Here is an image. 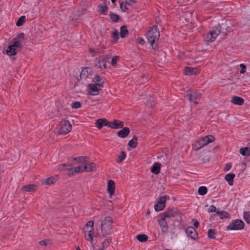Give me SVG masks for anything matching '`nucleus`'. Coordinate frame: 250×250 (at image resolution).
Wrapping results in <instances>:
<instances>
[{
  "mask_svg": "<svg viewBox=\"0 0 250 250\" xmlns=\"http://www.w3.org/2000/svg\"><path fill=\"white\" fill-rule=\"evenodd\" d=\"M89 52L92 54V57H94L95 56H96L95 51L94 49L90 48Z\"/></svg>",
  "mask_w": 250,
  "mask_h": 250,
  "instance_id": "61",
  "label": "nucleus"
},
{
  "mask_svg": "<svg viewBox=\"0 0 250 250\" xmlns=\"http://www.w3.org/2000/svg\"><path fill=\"white\" fill-rule=\"evenodd\" d=\"M214 141V138L213 136H212V135L206 136L202 138L201 139L197 141L196 143L195 144V146H197V145H198V146H199L197 148H196L195 150H198L202 147L208 145V144H209L210 143L213 142Z\"/></svg>",
  "mask_w": 250,
  "mask_h": 250,
  "instance_id": "5",
  "label": "nucleus"
},
{
  "mask_svg": "<svg viewBox=\"0 0 250 250\" xmlns=\"http://www.w3.org/2000/svg\"><path fill=\"white\" fill-rule=\"evenodd\" d=\"M126 157V154L125 152L122 151L120 155L118 156V159L117 161L118 163H121Z\"/></svg>",
  "mask_w": 250,
  "mask_h": 250,
  "instance_id": "42",
  "label": "nucleus"
},
{
  "mask_svg": "<svg viewBox=\"0 0 250 250\" xmlns=\"http://www.w3.org/2000/svg\"><path fill=\"white\" fill-rule=\"evenodd\" d=\"M244 219L245 221L249 223L250 222V212H244Z\"/></svg>",
  "mask_w": 250,
  "mask_h": 250,
  "instance_id": "46",
  "label": "nucleus"
},
{
  "mask_svg": "<svg viewBox=\"0 0 250 250\" xmlns=\"http://www.w3.org/2000/svg\"><path fill=\"white\" fill-rule=\"evenodd\" d=\"M186 96L188 98V100L190 102L193 103L195 104H197L199 103L201 95L200 93L196 92H194L193 93L188 92L186 94Z\"/></svg>",
  "mask_w": 250,
  "mask_h": 250,
  "instance_id": "7",
  "label": "nucleus"
},
{
  "mask_svg": "<svg viewBox=\"0 0 250 250\" xmlns=\"http://www.w3.org/2000/svg\"><path fill=\"white\" fill-rule=\"evenodd\" d=\"M161 168V164L155 163L151 168V172L155 174H157L160 172Z\"/></svg>",
  "mask_w": 250,
  "mask_h": 250,
  "instance_id": "23",
  "label": "nucleus"
},
{
  "mask_svg": "<svg viewBox=\"0 0 250 250\" xmlns=\"http://www.w3.org/2000/svg\"><path fill=\"white\" fill-rule=\"evenodd\" d=\"M235 175L234 173H229L227 174L225 177V179L228 182L230 186H232L233 184V179Z\"/></svg>",
  "mask_w": 250,
  "mask_h": 250,
  "instance_id": "25",
  "label": "nucleus"
},
{
  "mask_svg": "<svg viewBox=\"0 0 250 250\" xmlns=\"http://www.w3.org/2000/svg\"><path fill=\"white\" fill-rule=\"evenodd\" d=\"M16 50L17 49L15 47L12 46V45L9 44L6 50V52L9 56H13L16 54Z\"/></svg>",
  "mask_w": 250,
  "mask_h": 250,
  "instance_id": "29",
  "label": "nucleus"
},
{
  "mask_svg": "<svg viewBox=\"0 0 250 250\" xmlns=\"http://www.w3.org/2000/svg\"><path fill=\"white\" fill-rule=\"evenodd\" d=\"M73 160L78 161L80 163H82V166H83L84 165V163H85V162L87 161V160H88V157L86 156H80L78 157H75L73 158Z\"/></svg>",
  "mask_w": 250,
  "mask_h": 250,
  "instance_id": "37",
  "label": "nucleus"
},
{
  "mask_svg": "<svg viewBox=\"0 0 250 250\" xmlns=\"http://www.w3.org/2000/svg\"><path fill=\"white\" fill-rule=\"evenodd\" d=\"M215 230L213 229H209L208 230V237L210 239H215Z\"/></svg>",
  "mask_w": 250,
  "mask_h": 250,
  "instance_id": "41",
  "label": "nucleus"
},
{
  "mask_svg": "<svg viewBox=\"0 0 250 250\" xmlns=\"http://www.w3.org/2000/svg\"><path fill=\"white\" fill-rule=\"evenodd\" d=\"M240 67L241 68L240 73L241 74H243L246 72V66L243 63L240 64Z\"/></svg>",
  "mask_w": 250,
  "mask_h": 250,
  "instance_id": "53",
  "label": "nucleus"
},
{
  "mask_svg": "<svg viewBox=\"0 0 250 250\" xmlns=\"http://www.w3.org/2000/svg\"><path fill=\"white\" fill-rule=\"evenodd\" d=\"M111 37L116 41L118 40L119 39V32L117 29H115L114 31L112 32Z\"/></svg>",
  "mask_w": 250,
  "mask_h": 250,
  "instance_id": "43",
  "label": "nucleus"
},
{
  "mask_svg": "<svg viewBox=\"0 0 250 250\" xmlns=\"http://www.w3.org/2000/svg\"><path fill=\"white\" fill-rule=\"evenodd\" d=\"M192 220L193 222V225H194V227L196 228H198V227L199 226V222L198 221V220L197 219H193Z\"/></svg>",
  "mask_w": 250,
  "mask_h": 250,
  "instance_id": "55",
  "label": "nucleus"
},
{
  "mask_svg": "<svg viewBox=\"0 0 250 250\" xmlns=\"http://www.w3.org/2000/svg\"><path fill=\"white\" fill-rule=\"evenodd\" d=\"M159 36L160 33L156 26H154L151 30L146 33L147 42L153 49L156 48Z\"/></svg>",
  "mask_w": 250,
  "mask_h": 250,
  "instance_id": "2",
  "label": "nucleus"
},
{
  "mask_svg": "<svg viewBox=\"0 0 250 250\" xmlns=\"http://www.w3.org/2000/svg\"><path fill=\"white\" fill-rule=\"evenodd\" d=\"M239 152L243 156L249 157L250 156V147H245L241 148L239 150Z\"/></svg>",
  "mask_w": 250,
  "mask_h": 250,
  "instance_id": "26",
  "label": "nucleus"
},
{
  "mask_svg": "<svg viewBox=\"0 0 250 250\" xmlns=\"http://www.w3.org/2000/svg\"><path fill=\"white\" fill-rule=\"evenodd\" d=\"M125 1L127 4L130 6H133L136 3V0H125Z\"/></svg>",
  "mask_w": 250,
  "mask_h": 250,
  "instance_id": "52",
  "label": "nucleus"
},
{
  "mask_svg": "<svg viewBox=\"0 0 250 250\" xmlns=\"http://www.w3.org/2000/svg\"><path fill=\"white\" fill-rule=\"evenodd\" d=\"M186 232L188 236L194 240H196L198 238L197 232L196 229L193 227H188L186 229Z\"/></svg>",
  "mask_w": 250,
  "mask_h": 250,
  "instance_id": "13",
  "label": "nucleus"
},
{
  "mask_svg": "<svg viewBox=\"0 0 250 250\" xmlns=\"http://www.w3.org/2000/svg\"><path fill=\"white\" fill-rule=\"evenodd\" d=\"M136 239L141 242H146L148 239V237L145 234H138L136 236Z\"/></svg>",
  "mask_w": 250,
  "mask_h": 250,
  "instance_id": "35",
  "label": "nucleus"
},
{
  "mask_svg": "<svg viewBox=\"0 0 250 250\" xmlns=\"http://www.w3.org/2000/svg\"><path fill=\"white\" fill-rule=\"evenodd\" d=\"M109 16L113 22H117L120 19V16L112 12H110Z\"/></svg>",
  "mask_w": 250,
  "mask_h": 250,
  "instance_id": "34",
  "label": "nucleus"
},
{
  "mask_svg": "<svg viewBox=\"0 0 250 250\" xmlns=\"http://www.w3.org/2000/svg\"><path fill=\"white\" fill-rule=\"evenodd\" d=\"M137 41H138V42L141 44V45H143L145 44V41H144V40L142 38H139L137 39Z\"/></svg>",
  "mask_w": 250,
  "mask_h": 250,
  "instance_id": "57",
  "label": "nucleus"
},
{
  "mask_svg": "<svg viewBox=\"0 0 250 250\" xmlns=\"http://www.w3.org/2000/svg\"><path fill=\"white\" fill-rule=\"evenodd\" d=\"M120 8L122 9V10L124 12L126 11L128 9L127 7L126 6V4L124 2L121 3Z\"/></svg>",
  "mask_w": 250,
  "mask_h": 250,
  "instance_id": "50",
  "label": "nucleus"
},
{
  "mask_svg": "<svg viewBox=\"0 0 250 250\" xmlns=\"http://www.w3.org/2000/svg\"><path fill=\"white\" fill-rule=\"evenodd\" d=\"M137 138L134 136L133 138L129 142L128 145L132 148H135L137 146Z\"/></svg>",
  "mask_w": 250,
  "mask_h": 250,
  "instance_id": "36",
  "label": "nucleus"
},
{
  "mask_svg": "<svg viewBox=\"0 0 250 250\" xmlns=\"http://www.w3.org/2000/svg\"><path fill=\"white\" fill-rule=\"evenodd\" d=\"M147 78L145 75H143L139 79V82L140 83V84H142L143 83H145L146 81H147Z\"/></svg>",
  "mask_w": 250,
  "mask_h": 250,
  "instance_id": "48",
  "label": "nucleus"
},
{
  "mask_svg": "<svg viewBox=\"0 0 250 250\" xmlns=\"http://www.w3.org/2000/svg\"><path fill=\"white\" fill-rule=\"evenodd\" d=\"M115 190V183L112 180H109L107 182V191L109 193L110 196H111L114 194Z\"/></svg>",
  "mask_w": 250,
  "mask_h": 250,
  "instance_id": "18",
  "label": "nucleus"
},
{
  "mask_svg": "<svg viewBox=\"0 0 250 250\" xmlns=\"http://www.w3.org/2000/svg\"><path fill=\"white\" fill-rule=\"evenodd\" d=\"M96 164L94 163L89 162L87 160L83 166L82 172H92L96 170Z\"/></svg>",
  "mask_w": 250,
  "mask_h": 250,
  "instance_id": "10",
  "label": "nucleus"
},
{
  "mask_svg": "<svg viewBox=\"0 0 250 250\" xmlns=\"http://www.w3.org/2000/svg\"><path fill=\"white\" fill-rule=\"evenodd\" d=\"M216 211H217L216 208L213 205L210 206L209 207V208L208 209V212L209 213L215 212H216Z\"/></svg>",
  "mask_w": 250,
  "mask_h": 250,
  "instance_id": "51",
  "label": "nucleus"
},
{
  "mask_svg": "<svg viewBox=\"0 0 250 250\" xmlns=\"http://www.w3.org/2000/svg\"><path fill=\"white\" fill-rule=\"evenodd\" d=\"M129 132L130 130L129 128L125 127L117 132V135L121 138H125L129 134Z\"/></svg>",
  "mask_w": 250,
  "mask_h": 250,
  "instance_id": "19",
  "label": "nucleus"
},
{
  "mask_svg": "<svg viewBox=\"0 0 250 250\" xmlns=\"http://www.w3.org/2000/svg\"><path fill=\"white\" fill-rule=\"evenodd\" d=\"M244 228V222L239 219H236L231 222L228 227V230H240Z\"/></svg>",
  "mask_w": 250,
  "mask_h": 250,
  "instance_id": "6",
  "label": "nucleus"
},
{
  "mask_svg": "<svg viewBox=\"0 0 250 250\" xmlns=\"http://www.w3.org/2000/svg\"><path fill=\"white\" fill-rule=\"evenodd\" d=\"M128 34V31L125 25H123L120 27V35L121 38H123Z\"/></svg>",
  "mask_w": 250,
  "mask_h": 250,
  "instance_id": "28",
  "label": "nucleus"
},
{
  "mask_svg": "<svg viewBox=\"0 0 250 250\" xmlns=\"http://www.w3.org/2000/svg\"><path fill=\"white\" fill-rule=\"evenodd\" d=\"M214 216L217 215L219 217L220 219L228 218L229 217V213L224 210H217L216 214L213 215Z\"/></svg>",
  "mask_w": 250,
  "mask_h": 250,
  "instance_id": "22",
  "label": "nucleus"
},
{
  "mask_svg": "<svg viewBox=\"0 0 250 250\" xmlns=\"http://www.w3.org/2000/svg\"><path fill=\"white\" fill-rule=\"evenodd\" d=\"M22 189L25 191L30 192L36 190V186L35 185H28L22 188Z\"/></svg>",
  "mask_w": 250,
  "mask_h": 250,
  "instance_id": "31",
  "label": "nucleus"
},
{
  "mask_svg": "<svg viewBox=\"0 0 250 250\" xmlns=\"http://www.w3.org/2000/svg\"><path fill=\"white\" fill-rule=\"evenodd\" d=\"M83 166H79L73 168L74 172L75 173H78L79 172H82Z\"/></svg>",
  "mask_w": 250,
  "mask_h": 250,
  "instance_id": "47",
  "label": "nucleus"
},
{
  "mask_svg": "<svg viewBox=\"0 0 250 250\" xmlns=\"http://www.w3.org/2000/svg\"><path fill=\"white\" fill-rule=\"evenodd\" d=\"M220 34L224 38L227 35V33L225 31H222V27L220 24H218L216 26L213 27V28L206 35L204 38L205 42H213L217 37Z\"/></svg>",
  "mask_w": 250,
  "mask_h": 250,
  "instance_id": "1",
  "label": "nucleus"
},
{
  "mask_svg": "<svg viewBox=\"0 0 250 250\" xmlns=\"http://www.w3.org/2000/svg\"><path fill=\"white\" fill-rule=\"evenodd\" d=\"M88 238L86 239L90 241L91 243L92 244L93 240V235L92 234H88Z\"/></svg>",
  "mask_w": 250,
  "mask_h": 250,
  "instance_id": "56",
  "label": "nucleus"
},
{
  "mask_svg": "<svg viewBox=\"0 0 250 250\" xmlns=\"http://www.w3.org/2000/svg\"><path fill=\"white\" fill-rule=\"evenodd\" d=\"M58 168L60 170H68L67 173L69 176L73 175L75 174L73 168L71 167V165L62 164L59 166Z\"/></svg>",
  "mask_w": 250,
  "mask_h": 250,
  "instance_id": "15",
  "label": "nucleus"
},
{
  "mask_svg": "<svg viewBox=\"0 0 250 250\" xmlns=\"http://www.w3.org/2000/svg\"><path fill=\"white\" fill-rule=\"evenodd\" d=\"M39 244L42 246H45L47 245V243L45 240H41L40 241Z\"/></svg>",
  "mask_w": 250,
  "mask_h": 250,
  "instance_id": "63",
  "label": "nucleus"
},
{
  "mask_svg": "<svg viewBox=\"0 0 250 250\" xmlns=\"http://www.w3.org/2000/svg\"><path fill=\"white\" fill-rule=\"evenodd\" d=\"M112 123H113V122H108L106 119V123H105L104 124V126H107L109 127H110L112 128Z\"/></svg>",
  "mask_w": 250,
  "mask_h": 250,
  "instance_id": "54",
  "label": "nucleus"
},
{
  "mask_svg": "<svg viewBox=\"0 0 250 250\" xmlns=\"http://www.w3.org/2000/svg\"><path fill=\"white\" fill-rule=\"evenodd\" d=\"M113 219L110 216H106L102 221L101 229L103 236L104 237L111 233L113 226Z\"/></svg>",
  "mask_w": 250,
  "mask_h": 250,
  "instance_id": "3",
  "label": "nucleus"
},
{
  "mask_svg": "<svg viewBox=\"0 0 250 250\" xmlns=\"http://www.w3.org/2000/svg\"><path fill=\"white\" fill-rule=\"evenodd\" d=\"M106 123L105 119H99L96 121L95 124L98 129H101Z\"/></svg>",
  "mask_w": 250,
  "mask_h": 250,
  "instance_id": "30",
  "label": "nucleus"
},
{
  "mask_svg": "<svg viewBox=\"0 0 250 250\" xmlns=\"http://www.w3.org/2000/svg\"><path fill=\"white\" fill-rule=\"evenodd\" d=\"M98 12L104 15H106L108 7L105 1L103 2L102 4L98 5Z\"/></svg>",
  "mask_w": 250,
  "mask_h": 250,
  "instance_id": "17",
  "label": "nucleus"
},
{
  "mask_svg": "<svg viewBox=\"0 0 250 250\" xmlns=\"http://www.w3.org/2000/svg\"><path fill=\"white\" fill-rule=\"evenodd\" d=\"M208 191V189L207 187L205 186L200 187L198 190V193L200 195H205Z\"/></svg>",
  "mask_w": 250,
  "mask_h": 250,
  "instance_id": "38",
  "label": "nucleus"
},
{
  "mask_svg": "<svg viewBox=\"0 0 250 250\" xmlns=\"http://www.w3.org/2000/svg\"><path fill=\"white\" fill-rule=\"evenodd\" d=\"M92 70L89 68H85L81 72L80 77L81 79H90L92 77Z\"/></svg>",
  "mask_w": 250,
  "mask_h": 250,
  "instance_id": "14",
  "label": "nucleus"
},
{
  "mask_svg": "<svg viewBox=\"0 0 250 250\" xmlns=\"http://www.w3.org/2000/svg\"><path fill=\"white\" fill-rule=\"evenodd\" d=\"M93 228H92L91 229L88 231V234H92L93 235Z\"/></svg>",
  "mask_w": 250,
  "mask_h": 250,
  "instance_id": "64",
  "label": "nucleus"
},
{
  "mask_svg": "<svg viewBox=\"0 0 250 250\" xmlns=\"http://www.w3.org/2000/svg\"><path fill=\"white\" fill-rule=\"evenodd\" d=\"M57 180L56 176H52L45 179L42 181V184L49 185L54 184Z\"/></svg>",
  "mask_w": 250,
  "mask_h": 250,
  "instance_id": "21",
  "label": "nucleus"
},
{
  "mask_svg": "<svg viewBox=\"0 0 250 250\" xmlns=\"http://www.w3.org/2000/svg\"><path fill=\"white\" fill-rule=\"evenodd\" d=\"M72 129V125L68 120H64L60 122L58 128V133L60 134L65 135Z\"/></svg>",
  "mask_w": 250,
  "mask_h": 250,
  "instance_id": "4",
  "label": "nucleus"
},
{
  "mask_svg": "<svg viewBox=\"0 0 250 250\" xmlns=\"http://www.w3.org/2000/svg\"><path fill=\"white\" fill-rule=\"evenodd\" d=\"M123 122L119 120H114L112 123V128L113 129H118L121 128L123 127Z\"/></svg>",
  "mask_w": 250,
  "mask_h": 250,
  "instance_id": "27",
  "label": "nucleus"
},
{
  "mask_svg": "<svg viewBox=\"0 0 250 250\" xmlns=\"http://www.w3.org/2000/svg\"><path fill=\"white\" fill-rule=\"evenodd\" d=\"M166 196H161L159 200L154 206V209L156 211L162 210L166 206Z\"/></svg>",
  "mask_w": 250,
  "mask_h": 250,
  "instance_id": "8",
  "label": "nucleus"
},
{
  "mask_svg": "<svg viewBox=\"0 0 250 250\" xmlns=\"http://www.w3.org/2000/svg\"><path fill=\"white\" fill-rule=\"evenodd\" d=\"M9 44L12 45V46L15 47L16 49L20 48L21 47V44L20 43L16 42L15 41L12 40L9 43Z\"/></svg>",
  "mask_w": 250,
  "mask_h": 250,
  "instance_id": "39",
  "label": "nucleus"
},
{
  "mask_svg": "<svg viewBox=\"0 0 250 250\" xmlns=\"http://www.w3.org/2000/svg\"><path fill=\"white\" fill-rule=\"evenodd\" d=\"M103 84L104 82L95 84H89L88 87L91 90V92L90 93V95L94 96L98 95L99 93V90H100V88L98 87H102L103 86Z\"/></svg>",
  "mask_w": 250,
  "mask_h": 250,
  "instance_id": "9",
  "label": "nucleus"
},
{
  "mask_svg": "<svg viewBox=\"0 0 250 250\" xmlns=\"http://www.w3.org/2000/svg\"><path fill=\"white\" fill-rule=\"evenodd\" d=\"M93 225H94V223H93V221H89L87 222V223L86 224V226L87 227L90 226L91 228H93Z\"/></svg>",
  "mask_w": 250,
  "mask_h": 250,
  "instance_id": "59",
  "label": "nucleus"
},
{
  "mask_svg": "<svg viewBox=\"0 0 250 250\" xmlns=\"http://www.w3.org/2000/svg\"><path fill=\"white\" fill-rule=\"evenodd\" d=\"M110 58V56L106 55L105 56H104L103 57H102V59L103 60H105V62L106 63L107 62H109Z\"/></svg>",
  "mask_w": 250,
  "mask_h": 250,
  "instance_id": "58",
  "label": "nucleus"
},
{
  "mask_svg": "<svg viewBox=\"0 0 250 250\" xmlns=\"http://www.w3.org/2000/svg\"><path fill=\"white\" fill-rule=\"evenodd\" d=\"M81 107V104L80 102H75L71 104V107L74 109H78Z\"/></svg>",
  "mask_w": 250,
  "mask_h": 250,
  "instance_id": "45",
  "label": "nucleus"
},
{
  "mask_svg": "<svg viewBox=\"0 0 250 250\" xmlns=\"http://www.w3.org/2000/svg\"><path fill=\"white\" fill-rule=\"evenodd\" d=\"M13 40L21 44L24 41V34L23 33H21L18 34L15 38H14Z\"/></svg>",
  "mask_w": 250,
  "mask_h": 250,
  "instance_id": "33",
  "label": "nucleus"
},
{
  "mask_svg": "<svg viewBox=\"0 0 250 250\" xmlns=\"http://www.w3.org/2000/svg\"><path fill=\"white\" fill-rule=\"evenodd\" d=\"M179 214V212L176 208H171L167 211H165L161 214L165 218L174 217Z\"/></svg>",
  "mask_w": 250,
  "mask_h": 250,
  "instance_id": "12",
  "label": "nucleus"
},
{
  "mask_svg": "<svg viewBox=\"0 0 250 250\" xmlns=\"http://www.w3.org/2000/svg\"><path fill=\"white\" fill-rule=\"evenodd\" d=\"M231 102L234 104L241 105L244 104V100L241 97L234 96L232 97Z\"/></svg>",
  "mask_w": 250,
  "mask_h": 250,
  "instance_id": "24",
  "label": "nucleus"
},
{
  "mask_svg": "<svg viewBox=\"0 0 250 250\" xmlns=\"http://www.w3.org/2000/svg\"><path fill=\"white\" fill-rule=\"evenodd\" d=\"M25 19V16H21L17 21L16 22V25L17 26H21L23 24V22H24Z\"/></svg>",
  "mask_w": 250,
  "mask_h": 250,
  "instance_id": "40",
  "label": "nucleus"
},
{
  "mask_svg": "<svg viewBox=\"0 0 250 250\" xmlns=\"http://www.w3.org/2000/svg\"><path fill=\"white\" fill-rule=\"evenodd\" d=\"M231 167V165L230 163H228L225 167V170L228 171L230 169Z\"/></svg>",
  "mask_w": 250,
  "mask_h": 250,
  "instance_id": "60",
  "label": "nucleus"
},
{
  "mask_svg": "<svg viewBox=\"0 0 250 250\" xmlns=\"http://www.w3.org/2000/svg\"><path fill=\"white\" fill-rule=\"evenodd\" d=\"M118 59H119L118 56H114L112 58V60H111V64L113 66H115L117 63V61H118Z\"/></svg>",
  "mask_w": 250,
  "mask_h": 250,
  "instance_id": "49",
  "label": "nucleus"
},
{
  "mask_svg": "<svg viewBox=\"0 0 250 250\" xmlns=\"http://www.w3.org/2000/svg\"><path fill=\"white\" fill-rule=\"evenodd\" d=\"M105 60H103L101 58H96L95 59L96 65L101 69L106 68V63Z\"/></svg>",
  "mask_w": 250,
  "mask_h": 250,
  "instance_id": "16",
  "label": "nucleus"
},
{
  "mask_svg": "<svg viewBox=\"0 0 250 250\" xmlns=\"http://www.w3.org/2000/svg\"><path fill=\"white\" fill-rule=\"evenodd\" d=\"M199 73L198 70L196 68L186 67L185 69V73L186 75H190L192 74H197Z\"/></svg>",
  "mask_w": 250,
  "mask_h": 250,
  "instance_id": "20",
  "label": "nucleus"
},
{
  "mask_svg": "<svg viewBox=\"0 0 250 250\" xmlns=\"http://www.w3.org/2000/svg\"><path fill=\"white\" fill-rule=\"evenodd\" d=\"M111 241V238L110 237H107L104 241L103 242L101 248L99 250H104L105 248L108 247Z\"/></svg>",
  "mask_w": 250,
  "mask_h": 250,
  "instance_id": "32",
  "label": "nucleus"
},
{
  "mask_svg": "<svg viewBox=\"0 0 250 250\" xmlns=\"http://www.w3.org/2000/svg\"><path fill=\"white\" fill-rule=\"evenodd\" d=\"M165 217L161 215V218L158 219V223L160 226L161 231L165 233L167 232L168 225Z\"/></svg>",
  "mask_w": 250,
  "mask_h": 250,
  "instance_id": "11",
  "label": "nucleus"
},
{
  "mask_svg": "<svg viewBox=\"0 0 250 250\" xmlns=\"http://www.w3.org/2000/svg\"><path fill=\"white\" fill-rule=\"evenodd\" d=\"M93 81L95 83H99L102 82H104L102 80V78L98 75H96L93 78Z\"/></svg>",
  "mask_w": 250,
  "mask_h": 250,
  "instance_id": "44",
  "label": "nucleus"
},
{
  "mask_svg": "<svg viewBox=\"0 0 250 250\" xmlns=\"http://www.w3.org/2000/svg\"><path fill=\"white\" fill-rule=\"evenodd\" d=\"M95 54H96V55H97V54H101V53H103V52L101 50V49L99 48H96V49H95Z\"/></svg>",
  "mask_w": 250,
  "mask_h": 250,
  "instance_id": "62",
  "label": "nucleus"
}]
</instances>
